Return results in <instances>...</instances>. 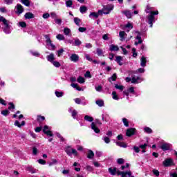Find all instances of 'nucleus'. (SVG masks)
I'll list each match as a JSON object with an SVG mask.
<instances>
[{
  "label": "nucleus",
  "instance_id": "obj_11",
  "mask_svg": "<svg viewBox=\"0 0 177 177\" xmlns=\"http://www.w3.org/2000/svg\"><path fill=\"white\" fill-rule=\"evenodd\" d=\"M138 35L136 37V39H138V41H135V45L138 46L139 44H142L143 40H142V37H140V32L139 31H136Z\"/></svg>",
  "mask_w": 177,
  "mask_h": 177
},
{
  "label": "nucleus",
  "instance_id": "obj_10",
  "mask_svg": "<svg viewBox=\"0 0 177 177\" xmlns=\"http://www.w3.org/2000/svg\"><path fill=\"white\" fill-rule=\"evenodd\" d=\"M135 132H136V129L135 128H130L128 129L127 132H126V135L127 136H132V135H135Z\"/></svg>",
  "mask_w": 177,
  "mask_h": 177
},
{
  "label": "nucleus",
  "instance_id": "obj_56",
  "mask_svg": "<svg viewBox=\"0 0 177 177\" xmlns=\"http://www.w3.org/2000/svg\"><path fill=\"white\" fill-rule=\"evenodd\" d=\"M153 175H155L156 176H160V171H158V170L157 169H153L152 171Z\"/></svg>",
  "mask_w": 177,
  "mask_h": 177
},
{
  "label": "nucleus",
  "instance_id": "obj_32",
  "mask_svg": "<svg viewBox=\"0 0 177 177\" xmlns=\"http://www.w3.org/2000/svg\"><path fill=\"white\" fill-rule=\"evenodd\" d=\"M117 146H120V147H124V149H126L127 147V144L121 142H116Z\"/></svg>",
  "mask_w": 177,
  "mask_h": 177
},
{
  "label": "nucleus",
  "instance_id": "obj_37",
  "mask_svg": "<svg viewBox=\"0 0 177 177\" xmlns=\"http://www.w3.org/2000/svg\"><path fill=\"white\" fill-rule=\"evenodd\" d=\"M57 39H59V41H64V35L62 34H59L56 37Z\"/></svg>",
  "mask_w": 177,
  "mask_h": 177
},
{
  "label": "nucleus",
  "instance_id": "obj_46",
  "mask_svg": "<svg viewBox=\"0 0 177 177\" xmlns=\"http://www.w3.org/2000/svg\"><path fill=\"white\" fill-rule=\"evenodd\" d=\"M102 140H104V142H105L106 144H109L111 142L110 138L106 136L103 137Z\"/></svg>",
  "mask_w": 177,
  "mask_h": 177
},
{
  "label": "nucleus",
  "instance_id": "obj_48",
  "mask_svg": "<svg viewBox=\"0 0 177 177\" xmlns=\"http://www.w3.org/2000/svg\"><path fill=\"white\" fill-rule=\"evenodd\" d=\"M19 24L20 27H22V28H26V27H27V24L24 21L19 22Z\"/></svg>",
  "mask_w": 177,
  "mask_h": 177
},
{
  "label": "nucleus",
  "instance_id": "obj_30",
  "mask_svg": "<svg viewBox=\"0 0 177 177\" xmlns=\"http://www.w3.org/2000/svg\"><path fill=\"white\" fill-rule=\"evenodd\" d=\"M3 31L6 34H10V26H4Z\"/></svg>",
  "mask_w": 177,
  "mask_h": 177
},
{
  "label": "nucleus",
  "instance_id": "obj_12",
  "mask_svg": "<svg viewBox=\"0 0 177 177\" xmlns=\"http://www.w3.org/2000/svg\"><path fill=\"white\" fill-rule=\"evenodd\" d=\"M171 147V145L168 143H164L160 146V149L163 150V151H166L167 150H169V148Z\"/></svg>",
  "mask_w": 177,
  "mask_h": 177
},
{
  "label": "nucleus",
  "instance_id": "obj_41",
  "mask_svg": "<svg viewBox=\"0 0 177 177\" xmlns=\"http://www.w3.org/2000/svg\"><path fill=\"white\" fill-rule=\"evenodd\" d=\"M66 5L67 8H71V6H73V1L71 0H68L66 1Z\"/></svg>",
  "mask_w": 177,
  "mask_h": 177
},
{
  "label": "nucleus",
  "instance_id": "obj_19",
  "mask_svg": "<svg viewBox=\"0 0 177 177\" xmlns=\"http://www.w3.org/2000/svg\"><path fill=\"white\" fill-rule=\"evenodd\" d=\"M127 33H125V31H120L119 32V37L120 38V41H125V37H127Z\"/></svg>",
  "mask_w": 177,
  "mask_h": 177
},
{
  "label": "nucleus",
  "instance_id": "obj_44",
  "mask_svg": "<svg viewBox=\"0 0 177 177\" xmlns=\"http://www.w3.org/2000/svg\"><path fill=\"white\" fill-rule=\"evenodd\" d=\"M52 64H53V66H55V67L59 68L60 67V62H57V61H54L53 62H51Z\"/></svg>",
  "mask_w": 177,
  "mask_h": 177
},
{
  "label": "nucleus",
  "instance_id": "obj_28",
  "mask_svg": "<svg viewBox=\"0 0 177 177\" xmlns=\"http://www.w3.org/2000/svg\"><path fill=\"white\" fill-rule=\"evenodd\" d=\"M86 10H88V8L85 6H82L80 8V12L82 13H86Z\"/></svg>",
  "mask_w": 177,
  "mask_h": 177
},
{
  "label": "nucleus",
  "instance_id": "obj_3",
  "mask_svg": "<svg viewBox=\"0 0 177 177\" xmlns=\"http://www.w3.org/2000/svg\"><path fill=\"white\" fill-rule=\"evenodd\" d=\"M114 9V6L111 4H109L107 6H104L102 12L104 15H109L111 10Z\"/></svg>",
  "mask_w": 177,
  "mask_h": 177
},
{
  "label": "nucleus",
  "instance_id": "obj_57",
  "mask_svg": "<svg viewBox=\"0 0 177 177\" xmlns=\"http://www.w3.org/2000/svg\"><path fill=\"white\" fill-rule=\"evenodd\" d=\"M39 164H41L42 165H45L46 162L43 159H39L38 160Z\"/></svg>",
  "mask_w": 177,
  "mask_h": 177
},
{
  "label": "nucleus",
  "instance_id": "obj_42",
  "mask_svg": "<svg viewBox=\"0 0 177 177\" xmlns=\"http://www.w3.org/2000/svg\"><path fill=\"white\" fill-rule=\"evenodd\" d=\"M63 52H64V50L63 48H61L57 51V55L58 57H60V56H62V55H63Z\"/></svg>",
  "mask_w": 177,
  "mask_h": 177
},
{
  "label": "nucleus",
  "instance_id": "obj_55",
  "mask_svg": "<svg viewBox=\"0 0 177 177\" xmlns=\"http://www.w3.org/2000/svg\"><path fill=\"white\" fill-rule=\"evenodd\" d=\"M9 107H8V110H15V104H13V102H10L9 104Z\"/></svg>",
  "mask_w": 177,
  "mask_h": 177
},
{
  "label": "nucleus",
  "instance_id": "obj_9",
  "mask_svg": "<svg viewBox=\"0 0 177 177\" xmlns=\"http://www.w3.org/2000/svg\"><path fill=\"white\" fill-rule=\"evenodd\" d=\"M70 60L74 63H77L80 60V56L77 54H72L70 57Z\"/></svg>",
  "mask_w": 177,
  "mask_h": 177
},
{
  "label": "nucleus",
  "instance_id": "obj_15",
  "mask_svg": "<svg viewBox=\"0 0 177 177\" xmlns=\"http://www.w3.org/2000/svg\"><path fill=\"white\" fill-rule=\"evenodd\" d=\"M1 21H2V23L3 24L4 27L9 26V21L6 20V19H5V17H0V23H1Z\"/></svg>",
  "mask_w": 177,
  "mask_h": 177
},
{
  "label": "nucleus",
  "instance_id": "obj_6",
  "mask_svg": "<svg viewBox=\"0 0 177 177\" xmlns=\"http://www.w3.org/2000/svg\"><path fill=\"white\" fill-rule=\"evenodd\" d=\"M99 15H103V11L102 10H99L98 12H91L89 15V17L92 19L93 17H95V19H97L99 17Z\"/></svg>",
  "mask_w": 177,
  "mask_h": 177
},
{
  "label": "nucleus",
  "instance_id": "obj_58",
  "mask_svg": "<svg viewBox=\"0 0 177 177\" xmlns=\"http://www.w3.org/2000/svg\"><path fill=\"white\" fill-rule=\"evenodd\" d=\"M9 113H10V112H9L8 110H4V111H1V114H2L3 115H5V116L9 115Z\"/></svg>",
  "mask_w": 177,
  "mask_h": 177
},
{
  "label": "nucleus",
  "instance_id": "obj_34",
  "mask_svg": "<svg viewBox=\"0 0 177 177\" xmlns=\"http://www.w3.org/2000/svg\"><path fill=\"white\" fill-rule=\"evenodd\" d=\"M112 98L114 100H118V99H120L118 97V95H117V92L115 91H113L112 92Z\"/></svg>",
  "mask_w": 177,
  "mask_h": 177
},
{
  "label": "nucleus",
  "instance_id": "obj_20",
  "mask_svg": "<svg viewBox=\"0 0 177 177\" xmlns=\"http://www.w3.org/2000/svg\"><path fill=\"white\" fill-rule=\"evenodd\" d=\"M24 17L26 19H34L35 16L34 15V14H32V12H26L24 15Z\"/></svg>",
  "mask_w": 177,
  "mask_h": 177
},
{
  "label": "nucleus",
  "instance_id": "obj_25",
  "mask_svg": "<svg viewBox=\"0 0 177 177\" xmlns=\"http://www.w3.org/2000/svg\"><path fill=\"white\" fill-rule=\"evenodd\" d=\"M110 50H111V52L113 51H118L120 50V48H118V46H115L114 44H112L110 46Z\"/></svg>",
  "mask_w": 177,
  "mask_h": 177
},
{
  "label": "nucleus",
  "instance_id": "obj_52",
  "mask_svg": "<svg viewBox=\"0 0 177 177\" xmlns=\"http://www.w3.org/2000/svg\"><path fill=\"white\" fill-rule=\"evenodd\" d=\"M77 114H78V112H77V110L74 109L73 111H72V117L73 118H74L75 120V116L77 115Z\"/></svg>",
  "mask_w": 177,
  "mask_h": 177
},
{
  "label": "nucleus",
  "instance_id": "obj_16",
  "mask_svg": "<svg viewBox=\"0 0 177 177\" xmlns=\"http://www.w3.org/2000/svg\"><path fill=\"white\" fill-rule=\"evenodd\" d=\"M91 129L94 132H95V133H99L100 132V129L96 127V124H95V122L91 123Z\"/></svg>",
  "mask_w": 177,
  "mask_h": 177
},
{
  "label": "nucleus",
  "instance_id": "obj_21",
  "mask_svg": "<svg viewBox=\"0 0 177 177\" xmlns=\"http://www.w3.org/2000/svg\"><path fill=\"white\" fill-rule=\"evenodd\" d=\"M163 165H165V167H169L172 165V159H166L163 162Z\"/></svg>",
  "mask_w": 177,
  "mask_h": 177
},
{
  "label": "nucleus",
  "instance_id": "obj_14",
  "mask_svg": "<svg viewBox=\"0 0 177 177\" xmlns=\"http://www.w3.org/2000/svg\"><path fill=\"white\" fill-rule=\"evenodd\" d=\"M46 59L48 62H50V63H53L55 62V55L53 53H51L49 55H47Z\"/></svg>",
  "mask_w": 177,
  "mask_h": 177
},
{
  "label": "nucleus",
  "instance_id": "obj_47",
  "mask_svg": "<svg viewBox=\"0 0 177 177\" xmlns=\"http://www.w3.org/2000/svg\"><path fill=\"white\" fill-rule=\"evenodd\" d=\"M37 121H39V122H41L42 121H45V117L44 116H41V115L37 116Z\"/></svg>",
  "mask_w": 177,
  "mask_h": 177
},
{
  "label": "nucleus",
  "instance_id": "obj_26",
  "mask_svg": "<svg viewBox=\"0 0 177 177\" xmlns=\"http://www.w3.org/2000/svg\"><path fill=\"white\" fill-rule=\"evenodd\" d=\"M115 62L119 64V66H122V62L121 61L122 60V57L121 56H116Z\"/></svg>",
  "mask_w": 177,
  "mask_h": 177
},
{
  "label": "nucleus",
  "instance_id": "obj_24",
  "mask_svg": "<svg viewBox=\"0 0 177 177\" xmlns=\"http://www.w3.org/2000/svg\"><path fill=\"white\" fill-rule=\"evenodd\" d=\"M95 104L97 106H99V107H103V106H104V101H103V100H97Z\"/></svg>",
  "mask_w": 177,
  "mask_h": 177
},
{
  "label": "nucleus",
  "instance_id": "obj_29",
  "mask_svg": "<svg viewBox=\"0 0 177 177\" xmlns=\"http://www.w3.org/2000/svg\"><path fill=\"white\" fill-rule=\"evenodd\" d=\"M73 20H74V23L76 24V26L80 27V24L81 23V19H80L78 17H75Z\"/></svg>",
  "mask_w": 177,
  "mask_h": 177
},
{
  "label": "nucleus",
  "instance_id": "obj_62",
  "mask_svg": "<svg viewBox=\"0 0 177 177\" xmlns=\"http://www.w3.org/2000/svg\"><path fill=\"white\" fill-rule=\"evenodd\" d=\"M102 155H103V153L102 151H96L95 153L96 157H102Z\"/></svg>",
  "mask_w": 177,
  "mask_h": 177
},
{
  "label": "nucleus",
  "instance_id": "obj_40",
  "mask_svg": "<svg viewBox=\"0 0 177 177\" xmlns=\"http://www.w3.org/2000/svg\"><path fill=\"white\" fill-rule=\"evenodd\" d=\"M77 82H79V84H84V82H85V79H84V77L80 76L77 78Z\"/></svg>",
  "mask_w": 177,
  "mask_h": 177
},
{
  "label": "nucleus",
  "instance_id": "obj_63",
  "mask_svg": "<svg viewBox=\"0 0 177 177\" xmlns=\"http://www.w3.org/2000/svg\"><path fill=\"white\" fill-rule=\"evenodd\" d=\"M50 16V15H49V13H45L43 15L42 17H43V19H49Z\"/></svg>",
  "mask_w": 177,
  "mask_h": 177
},
{
  "label": "nucleus",
  "instance_id": "obj_51",
  "mask_svg": "<svg viewBox=\"0 0 177 177\" xmlns=\"http://www.w3.org/2000/svg\"><path fill=\"white\" fill-rule=\"evenodd\" d=\"M78 31L80 32H85L86 31V28H85V27H80L78 28Z\"/></svg>",
  "mask_w": 177,
  "mask_h": 177
},
{
  "label": "nucleus",
  "instance_id": "obj_1",
  "mask_svg": "<svg viewBox=\"0 0 177 177\" xmlns=\"http://www.w3.org/2000/svg\"><path fill=\"white\" fill-rule=\"evenodd\" d=\"M154 9L153 7L150 6H147L145 12L146 13H150L149 15L147 16L148 24H149L150 27H153V23L154 21V15H158V11H151Z\"/></svg>",
  "mask_w": 177,
  "mask_h": 177
},
{
  "label": "nucleus",
  "instance_id": "obj_5",
  "mask_svg": "<svg viewBox=\"0 0 177 177\" xmlns=\"http://www.w3.org/2000/svg\"><path fill=\"white\" fill-rule=\"evenodd\" d=\"M116 174H118V176H120V175H121L122 177H128V176H131L132 175V171H120L117 170ZM127 175H128V176H127Z\"/></svg>",
  "mask_w": 177,
  "mask_h": 177
},
{
  "label": "nucleus",
  "instance_id": "obj_38",
  "mask_svg": "<svg viewBox=\"0 0 177 177\" xmlns=\"http://www.w3.org/2000/svg\"><path fill=\"white\" fill-rule=\"evenodd\" d=\"M122 122L124 127H129V122H128V120L126 118H124L122 119Z\"/></svg>",
  "mask_w": 177,
  "mask_h": 177
},
{
  "label": "nucleus",
  "instance_id": "obj_36",
  "mask_svg": "<svg viewBox=\"0 0 177 177\" xmlns=\"http://www.w3.org/2000/svg\"><path fill=\"white\" fill-rule=\"evenodd\" d=\"M124 28H129V30H132L133 28V25L131 23H128L127 24L124 25Z\"/></svg>",
  "mask_w": 177,
  "mask_h": 177
},
{
  "label": "nucleus",
  "instance_id": "obj_43",
  "mask_svg": "<svg viewBox=\"0 0 177 177\" xmlns=\"http://www.w3.org/2000/svg\"><path fill=\"white\" fill-rule=\"evenodd\" d=\"M115 88L116 89H119V91H124V86L118 85V84H115Z\"/></svg>",
  "mask_w": 177,
  "mask_h": 177
},
{
  "label": "nucleus",
  "instance_id": "obj_31",
  "mask_svg": "<svg viewBox=\"0 0 177 177\" xmlns=\"http://www.w3.org/2000/svg\"><path fill=\"white\" fill-rule=\"evenodd\" d=\"M117 80V73H113V75L109 78V82H111V81H115Z\"/></svg>",
  "mask_w": 177,
  "mask_h": 177
},
{
  "label": "nucleus",
  "instance_id": "obj_61",
  "mask_svg": "<svg viewBox=\"0 0 177 177\" xmlns=\"http://www.w3.org/2000/svg\"><path fill=\"white\" fill-rule=\"evenodd\" d=\"M117 162L118 164L121 165V164H124V161L123 158H118L117 160Z\"/></svg>",
  "mask_w": 177,
  "mask_h": 177
},
{
  "label": "nucleus",
  "instance_id": "obj_18",
  "mask_svg": "<svg viewBox=\"0 0 177 177\" xmlns=\"http://www.w3.org/2000/svg\"><path fill=\"white\" fill-rule=\"evenodd\" d=\"M122 13H123V15H124L127 19H131V17H132V12L130 10H126L122 11Z\"/></svg>",
  "mask_w": 177,
  "mask_h": 177
},
{
  "label": "nucleus",
  "instance_id": "obj_2",
  "mask_svg": "<svg viewBox=\"0 0 177 177\" xmlns=\"http://www.w3.org/2000/svg\"><path fill=\"white\" fill-rule=\"evenodd\" d=\"M65 151L66 154H68V156H69L70 157H71L73 154V156H78V152L77 151V150L71 148V147H67L65 149Z\"/></svg>",
  "mask_w": 177,
  "mask_h": 177
},
{
  "label": "nucleus",
  "instance_id": "obj_13",
  "mask_svg": "<svg viewBox=\"0 0 177 177\" xmlns=\"http://www.w3.org/2000/svg\"><path fill=\"white\" fill-rule=\"evenodd\" d=\"M139 82H142V78H140V77H136L135 76L132 77L131 79L132 84H139Z\"/></svg>",
  "mask_w": 177,
  "mask_h": 177
},
{
  "label": "nucleus",
  "instance_id": "obj_59",
  "mask_svg": "<svg viewBox=\"0 0 177 177\" xmlns=\"http://www.w3.org/2000/svg\"><path fill=\"white\" fill-rule=\"evenodd\" d=\"M32 153L34 154V156H37V154L38 153V149H37V147H33Z\"/></svg>",
  "mask_w": 177,
  "mask_h": 177
},
{
  "label": "nucleus",
  "instance_id": "obj_64",
  "mask_svg": "<svg viewBox=\"0 0 177 177\" xmlns=\"http://www.w3.org/2000/svg\"><path fill=\"white\" fill-rule=\"evenodd\" d=\"M75 100V102L77 104H81V99L80 98H76L74 100Z\"/></svg>",
  "mask_w": 177,
  "mask_h": 177
},
{
  "label": "nucleus",
  "instance_id": "obj_45",
  "mask_svg": "<svg viewBox=\"0 0 177 177\" xmlns=\"http://www.w3.org/2000/svg\"><path fill=\"white\" fill-rule=\"evenodd\" d=\"M145 132L147 133H151L153 132V130H151L149 127H145L144 129Z\"/></svg>",
  "mask_w": 177,
  "mask_h": 177
},
{
  "label": "nucleus",
  "instance_id": "obj_54",
  "mask_svg": "<svg viewBox=\"0 0 177 177\" xmlns=\"http://www.w3.org/2000/svg\"><path fill=\"white\" fill-rule=\"evenodd\" d=\"M97 55L102 56V55H103V50L100 48H97Z\"/></svg>",
  "mask_w": 177,
  "mask_h": 177
},
{
  "label": "nucleus",
  "instance_id": "obj_60",
  "mask_svg": "<svg viewBox=\"0 0 177 177\" xmlns=\"http://www.w3.org/2000/svg\"><path fill=\"white\" fill-rule=\"evenodd\" d=\"M84 76L88 78H92V75H91V72L89 71H86Z\"/></svg>",
  "mask_w": 177,
  "mask_h": 177
},
{
  "label": "nucleus",
  "instance_id": "obj_27",
  "mask_svg": "<svg viewBox=\"0 0 177 177\" xmlns=\"http://www.w3.org/2000/svg\"><path fill=\"white\" fill-rule=\"evenodd\" d=\"M74 40H75V43H74L75 46H80V45H81V44H82L81 40H80V39H78V38L74 39Z\"/></svg>",
  "mask_w": 177,
  "mask_h": 177
},
{
  "label": "nucleus",
  "instance_id": "obj_35",
  "mask_svg": "<svg viewBox=\"0 0 177 177\" xmlns=\"http://www.w3.org/2000/svg\"><path fill=\"white\" fill-rule=\"evenodd\" d=\"M70 32H71V30L68 28H64V34L65 35H69Z\"/></svg>",
  "mask_w": 177,
  "mask_h": 177
},
{
  "label": "nucleus",
  "instance_id": "obj_23",
  "mask_svg": "<svg viewBox=\"0 0 177 177\" xmlns=\"http://www.w3.org/2000/svg\"><path fill=\"white\" fill-rule=\"evenodd\" d=\"M109 172L111 174V175H115L117 174V167H110L109 168Z\"/></svg>",
  "mask_w": 177,
  "mask_h": 177
},
{
  "label": "nucleus",
  "instance_id": "obj_22",
  "mask_svg": "<svg viewBox=\"0 0 177 177\" xmlns=\"http://www.w3.org/2000/svg\"><path fill=\"white\" fill-rule=\"evenodd\" d=\"M95 157V153H93V151L89 149L87 154V158H89V160H92Z\"/></svg>",
  "mask_w": 177,
  "mask_h": 177
},
{
  "label": "nucleus",
  "instance_id": "obj_50",
  "mask_svg": "<svg viewBox=\"0 0 177 177\" xmlns=\"http://www.w3.org/2000/svg\"><path fill=\"white\" fill-rule=\"evenodd\" d=\"M110 35L109 34H104L103 36H102V39L104 40V41H109V39H110V38L109 37Z\"/></svg>",
  "mask_w": 177,
  "mask_h": 177
},
{
  "label": "nucleus",
  "instance_id": "obj_33",
  "mask_svg": "<svg viewBox=\"0 0 177 177\" xmlns=\"http://www.w3.org/2000/svg\"><path fill=\"white\" fill-rule=\"evenodd\" d=\"M84 120L88 121V122H92V121H93V118L86 115L84 116Z\"/></svg>",
  "mask_w": 177,
  "mask_h": 177
},
{
  "label": "nucleus",
  "instance_id": "obj_17",
  "mask_svg": "<svg viewBox=\"0 0 177 177\" xmlns=\"http://www.w3.org/2000/svg\"><path fill=\"white\" fill-rule=\"evenodd\" d=\"M146 63H147V59L145 57L142 56L140 59V66L141 67H146Z\"/></svg>",
  "mask_w": 177,
  "mask_h": 177
},
{
  "label": "nucleus",
  "instance_id": "obj_49",
  "mask_svg": "<svg viewBox=\"0 0 177 177\" xmlns=\"http://www.w3.org/2000/svg\"><path fill=\"white\" fill-rule=\"evenodd\" d=\"M3 2L6 5H12V3H13V0H3Z\"/></svg>",
  "mask_w": 177,
  "mask_h": 177
},
{
  "label": "nucleus",
  "instance_id": "obj_39",
  "mask_svg": "<svg viewBox=\"0 0 177 177\" xmlns=\"http://www.w3.org/2000/svg\"><path fill=\"white\" fill-rule=\"evenodd\" d=\"M21 3L25 5V6H30V0H21Z\"/></svg>",
  "mask_w": 177,
  "mask_h": 177
},
{
  "label": "nucleus",
  "instance_id": "obj_53",
  "mask_svg": "<svg viewBox=\"0 0 177 177\" xmlns=\"http://www.w3.org/2000/svg\"><path fill=\"white\" fill-rule=\"evenodd\" d=\"M55 95L57 97H62L63 96V92L55 91Z\"/></svg>",
  "mask_w": 177,
  "mask_h": 177
},
{
  "label": "nucleus",
  "instance_id": "obj_7",
  "mask_svg": "<svg viewBox=\"0 0 177 177\" xmlns=\"http://www.w3.org/2000/svg\"><path fill=\"white\" fill-rule=\"evenodd\" d=\"M45 38H46V42L47 45H50L52 49H55L56 46L53 44H52V40H50V37H49V35H45Z\"/></svg>",
  "mask_w": 177,
  "mask_h": 177
},
{
  "label": "nucleus",
  "instance_id": "obj_8",
  "mask_svg": "<svg viewBox=\"0 0 177 177\" xmlns=\"http://www.w3.org/2000/svg\"><path fill=\"white\" fill-rule=\"evenodd\" d=\"M43 132L48 136H53V133H52V131L49 130V127H48L47 125L44 126Z\"/></svg>",
  "mask_w": 177,
  "mask_h": 177
},
{
  "label": "nucleus",
  "instance_id": "obj_4",
  "mask_svg": "<svg viewBox=\"0 0 177 177\" xmlns=\"http://www.w3.org/2000/svg\"><path fill=\"white\" fill-rule=\"evenodd\" d=\"M15 9V13L18 15V16H20V15L24 12V8L23 6H21V4H17Z\"/></svg>",
  "mask_w": 177,
  "mask_h": 177
}]
</instances>
